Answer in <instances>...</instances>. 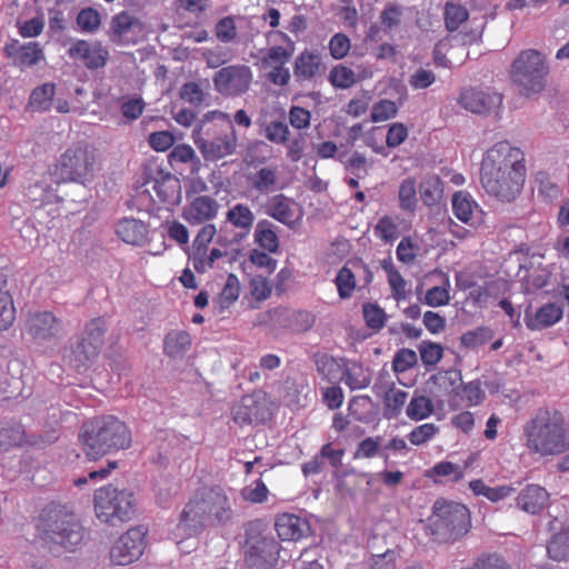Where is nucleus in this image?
Masks as SVG:
<instances>
[{"label": "nucleus", "instance_id": "e433bc0d", "mask_svg": "<svg viewBox=\"0 0 569 569\" xmlns=\"http://www.w3.org/2000/svg\"><path fill=\"white\" fill-rule=\"evenodd\" d=\"M469 488L476 496H483L491 502L501 501L510 497L516 490L512 486L508 485L492 488L487 486L481 479L470 481Z\"/></svg>", "mask_w": 569, "mask_h": 569}, {"label": "nucleus", "instance_id": "09e8293b", "mask_svg": "<svg viewBox=\"0 0 569 569\" xmlns=\"http://www.w3.org/2000/svg\"><path fill=\"white\" fill-rule=\"evenodd\" d=\"M254 189L260 192H269L273 189L278 180V171L272 167L260 168L257 172L249 177Z\"/></svg>", "mask_w": 569, "mask_h": 569}, {"label": "nucleus", "instance_id": "72a5a7b5", "mask_svg": "<svg viewBox=\"0 0 569 569\" xmlns=\"http://www.w3.org/2000/svg\"><path fill=\"white\" fill-rule=\"evenodd\" d=\"M431 276L439 277V284L428 289L425 295V302L430 307L446 306L450 301V279L448 273L435 270Z\"/></svg>", "mask_w": 569, "mask_h": 569}, {"label": "nucleus", "instance_id": "2f4dec72", "mask_svg": "<svg viewBox=\"0 0 569 569\" xmlns=\"http://www.w3.org/2000/svg\"><path fill=\"white\" fill-rule=\"evenodd\" d=\"M56 86L51 82L34 88L29 97L27 110L31 112H47L53 106Z\"/></svg>", "mask_w": 569, "mask_h": 569}, {"label": "nucleus", "instance_id": "5fc2aeb1", "mask_svg": "<svg viewBox=\"0 0 569 569\" xmlns=\"http://www.w3.org/2000/svg\"><path fill=\"white\" fill-rule=\"evenodd\" d=\"M329 81L336 88L348 89L357 82V76L350 68L339 64L331 69Z\"/></svg>", "mask_w": 569, "mask_h": 569}, {"label": "nucleus", "instance_id": "0eeeda50", "mask_svg": "<svg viewBox=\"0 0 569 569\" xmlns=\"http://www.w3.org/2000/svg\"><path fill=\"white\" fill-rule=\"evenodd\" d=\"M469 510L461 503L438 500L429 519L431 533L440 540H449L466 533L469 529Z\"/></svg>", "mask_w": 569, "mask_h": 569}, {"label": "nucleus", "instance_id": "2eb2a0df", "mask_svg": "<svg viewBox=\"0 0 569 569\" xmlns=\"http://www.w3.org/2000/svg\"><path fill=\"white\" fill-rule=\"evenodd\" d=\"M459 104L472 113H497L502 104V96L489 88H468L461 91Z\"/></svg>", "mask_w": 569, "mask_h": 569}, {"label": "nucleus", "instance_id": "6e6552de", "mask_svg": "<svg viewBox=\"0 0 569 569\" xmlns=\"http://www.w3.org/2000/svg\"><path fill=\"white\" fill-rule=\"evenodd\" d=\"M97 169V161L93 151L88 146L77 143L69 147L59 158L54 174L61 182L89 181Z\"/></svg>", "mask_w": 569, "mask_h": 569}, {"label": "nucleus", "instance_id": "4be33fe9", "mask_svg": "<svg viewBox=\"0 0 569 569\" xmlns=\"http://www.w3.org/2000/svg\"><path fill=\"white\" fill-rule=\"evenodd\" d=\"M550 502L549 492L539 485L526 486L516 497V506L523 512L538 515L543 511Z\"/></svg>", "mask_w": 569, "mask_h": 569}, {"label": "nucleus", "instance_id": "5701e85b", "mask_svg": "<svg viewBox=\"0 0 569 569\" xmlns=\"http://www.w3.org/2000/svg\"><path fill=\"white\" fill-rule=\"evenodd\" d=\"M274 529L282 541H297L310 531L309 522L293 513H281L276 518Z\"/></svg>", "mask_w": 569, "mask_h": 569}, {"label": "nucleus", "instance_id": "c756f323", "mask_svg": "<svg viewBox=\"0 0 569 569\" xmlns=\"http://www.w3.org/2000/svg\"><path fill=\"white\" fill-rule=\"evenodd\" d=\"M98 355L99 351L96 350V347H91L79 339L64 350L63 360L76 370L82 371Z\"/></svg>", "mask_w": 569, "mask_h": 569}, {"label": "nucleus", "instance_id": "393cba45", "mask_svg": "<svg viewBox=\"0 0 569 569\" xmlns=\"http://www.w3.org/2000/svg\"><path fill=\"white\" fill-rule=\"evenodd\" d=\"M26 328L28 333L39 342L49 340L60 330L57 318L47 311L31 315L27 321Z\"/></svg>", "mask_w": 569, "mask_h": 569}, {"label": "nucleus", "instance_id": "c03bdc74", "mask_svg": "<svg viewBox=\"0 0 569 569\" xmlns=\"http://www.w3.org/2000/svg\"><path fill=\"white\" fill-rule=\"evenodd\" d=\"M240 293V282L237 276L230 273L227 278V281L220 292V295L214 300V303L222 312L227 310L232 303H234Z\"/></svg>", "mask_w": 569, "mask_h": 569}, {"label": "nucleus", "instance_id": "6ab92c4d", "mask_svg": "<svg viewBox=\"0 0 569 569\" xmlns=\"http://www.w3.org/2000/svg\"><path fill=\"white\" fill-rule=\"evenodd\" d=\"M279 551V543L272 538L258 540L247 552L248 569H271L278 560Z\"/></svg>", "mask_w": 569, "mask_h": 569}, {"label": "nucleus", "instance_id": "ea45409f", "mask_svg": "<svg viewBox=\"0 0 569 569\" xmlns=\"http://www.w3.org/2000/svg\"><path fill=\"white\" fill-rule=\"evenodd\" d=\"M433 410V402L430 398L415 393L406 408V415L409 419L419 421L430 417Z\"/></svg>", "mask_w": 569, "mask_h": 569}, {"label": "nucleus", "instance_id": "603ef678", "mask_svg": "<svg viewBox=\"0 0 569 569\" xmlns=\"http://www.w3.org/2000/svg\"><path fill=\"white\" fill-rule=\"evenodd\" d=\"M254 239L261 248L269 252H276L279 247L278 237L276 232L269 228L268 221H260L257 224Z\"/></svg>", "mask_w": 569, "mask_h": 569}, {"label": "nucleus", "instance_id": "a211bd4d", "mask_svg": "<svg viewBox=\"0 0 569 569\" xmlns=\"http://www.w3.org/2000/svg\"><path fill=\"white\" fill-rule=\"evenodd\" d=\"M269 416L267 395L262 391L243 396L241 400L232 407L233 420L240 425L261 422L267 420Z\"/></svg>", "mask_w": 569, "mask_h": 569}, {"label": "nucleus", "instance_id": "c9c22d12", "mask_svg": "<svg viewBox=\"0 0 569 569\" xmlns=\"http://www.w3.org/2000/svg\"><path fill=\"white\" fill-rule=\"evenodd\" d=\"M419 191L423 203L428 207H432L442 199L443 184L438 176L428 174L420 182Z\"/></svg>", "mask_w": 569, "mask_h": 569}, {"label": "nucleus", "instance_id": "9d476101", "mask_svg": "<svg viewBox=\"0 0 569 569\" xmlns=\"http://www.w3.org/2000/svg\"><path fill=\"white\" fill-rule=\"evenodd\" d=\"M258 325L272 329H290L303 332L315 323V316L307 310L277 307L258 316Z\"/></svg>", "mask_w": 569, "mask_h": 569}, {"label": "nucleus", "instance_id": "a878e982", "mask_svg": "<svg viewBox=\"0 0 569 569\" xmlns=\"http://www.w3.org/2000/svg\"><path fill=\"white\" fill-rule=\"evenodd\" d=\"M142 22L134 14L122 11L112 17L110 23V40L118 44L127 42L129 36L142 31Z\"/></svg>", "mask_w": 569, "mask_h": 569}, {"label": "nucleus", "instance_id": "13d9d810", "mask_svg": "<svg viewBox=\"0 0 569 569\" xmlns=\"http://www.w3.org/2000/svg\"><path fill=\"white\" fill-rule=\"evenodd\" d=\"M16 309L9 292L0 287V330L8 329L14 321Z\"/></svg>", "mask_w": 569, "mask_h": 569}, {"label": "nucleus", "instance_id": "8fccbe9b", "mask_svg": "<svg viewBox=\"0 0 569 569\" xmlns=\"http://www.w3.org/2000/svg\"><path fill=\"white\" fill-rule=\"evenodd\" d=\"M551 559L562 561L569 559V528L553 536L547 547Z\"/></svg>", "mask_w": 569, "mask_h": 569}, {"label": "nucleus", "instance_id": "864d4df0", "mask_svg": "<svg viewBox=\"0 0 569 569\" xmlns=\"http://www.w3.org/2000/svg\"><path fill=\"white\" fill-rule=\"evenodd\" d=\"M338 295L341 299L350 298L356 288L355 272L348 267H342L335 279Z\"/></svg>", "mask_w": 569, "mask_h": 569}, {"label": "nucleus", "instance_id": "412c9836", "mask_svg": "<svg viewBox=\"0 0 569 569\" xmlns=\"http://www.w3.org/2000/svg\"><path fill=\"white\" fill-rule=\"evenodd\" d=\"M218 209L217 200L209 196H199L183 208L182 218L190 224H201L214 219Z\"/></svg>", "mask_w": 569, "mask_h": 569}, {"label": "nucleus", "instance_id": "7ed1b4c3", "mask_svg": "<svg viewBox=\"0 0 569 569\" xmlns=\"http://www.w3.org/2000/svg\"><path fill=\"white\" fill-rule=\"evenodd\" d=\"M80 440L87 457L96 460L111 450L128 448L131 435L117 417L106 416L83 423Z\"/></svg>", "mask_w": 569, "mask_h": 569}, {"label": "nucleus", "instance_id": "69168bd1", "mask_svg": "<svg viewBox=\"0 0 569 569\" xmlns=\"http://www.w3.org/2000/svg\"><path fill=\"white\" fill-rule=\"evenodd\" d=\"M387 273H388V283L390 286L392 297L397 301L405 300L407 298L406 280L392 267L387 269Z\"/></svg>", "mask_w": 569, "mask_h": 569}, {"label": "nucleus", "instance_id": "774afa93", "mask_svg": "<svg viewBox=\"0 0 569 569\" xmlns=\"http://www.w3.org/2000/svg\"><path fill=\"white\" fill-rule=\"evenodd\" d=\"M421 361L426 366H432L440 361L442 358L443 349L439 343L422 342L419 347Z\"/></svg>", "mask_w": 569, "mask_h": 569}, {"label": "nucleus", "instance_id": "cd10ccee", "mask_svg": "<svg viewBox=\"0 0 569 569\" xmlns=\"http://www.w3.org/2000/svg\"><path fill=\"white\" fill-rule=\"evenodd\" d=\"M117 236L126 243L132 246H142L148 237L147 224L134 218H123L116 224Z\"/></svg>", "mask_w": 569, "mask_h": 569}, {"label": "nucleus", "instance_id": "bf43d9fd", "mask_svg": "<svg viewBox=\"0 0 569 569\" xmlns=\"http://www.w3.org/2000/svg\"><path fill=\"white\" fill-rule=\"evenodd\" d=\"M438 432L439 427L435 423H423L413 428L409 432L408 439L413 446H421L433 439Z\"/></svg>", "mask_w": 569, "mask_h": 569}, {"label": "nucleus", "instance_id": "7c9ffc66", "mask_svg": "<svg viewBox=\"0 0 569 569\" xmlns=\"http://www.w3.org/2000/svg\"><path fill=\"white\" fill-rule=\"evenodd\" d=\"M264 212L279 222L291 226L296 219V204L283 194H277L268 200Z\"/></svg>", "mask_w": 569, "mask_h": 569}, {"label": "nucleus", "instance_id": "9b49d317", "mask_svg": "<svg viewBox=\"0 0 569 569\" xmlns=\"http://www.w3.org/2000/svg\"><path fill=\"white\" fill-rule=\"evenodd\" d=\"M525 172H497L481 174V184L486 192L502 202L513 201L521 192Z\"/></svg>", "mask_w": 569, "mask_h": 569}, {"label": "nucleus", "instance_id": "4c0bfd02", "mask_svg": "<svg viewBox=\"0 0 569 569\" xmlns=\"http://www.w3.org/2000/svg\"><path fill=\"white\" fill-rule=\"evenodd\" d=\"M283 38L287 40V47L272 46L267 49L261 59L262 67H280L288 63L295 52V44L287 36Z\"/></svg>", "mask_w": 569, "mask_h": 569}, {"label": "nucleus", "instance_id": "b1692460", "mask_svg": "<svg viewBox=\"0 0 569 569\" xmlns=\"http://www.w3.org/2000/svg\"><path fill=\"white\" fill-rule=\"evenodd\" d=\"M4 53L19 67H32L44 58L43 51L38 42L21 44L18 40H13L6 44Z\"/></svg>", "mask_w": 569, "mask_h": 569}, {"label": "nucleus", "instance_id": "58836bf2", "mask_svg": "<svg viewBox=\"0 0 569 569\" xmlns=\"http://www.w3.org/2000/svg\"><path fill=\"white\" fill-rule=\"evenodd\" d=\"M463 469L450 461H440L432 468L426 471L425 476L435 482L439 479H447L448 481L457 482L463 478Z\"/></svg>", "mask_w": 569, "mask_h": 569}, {"label": "nucleus", "instance_id": "de8ad7c7", "mask_svg": "<svg viewBox=\"0 0 569 569\" xmlns=\"http://www.w3.org/2000/svg\"><path fill=\"white\" fill-rule=\"evenodd\" d=\"M408 399V392L401 389H389L385 395V417L393 419L399 416Z\"/></svg>", "mask_w": 569, "mask_h": 569}, {"label": "nucleus", "instance_id": "338daca9", "mask_svg": "<svg viewBox=\"0 0 569 569\" xmlns=\"http://www.w3.org/2000/svg\"><path fill=\"white\" fill-rule=\"evenodd\" d=\"M77 23L82 31L93 32L100 26V16L94 9H82L77 16Z\"/></svg>", "mask_w": 569, "mask_h": 569}, {"label": "nucleus", "instance_id": "20e7f679", "mask_svg": "<svg viewBox=\"0 0 569 569\" xmlns=\"http://www.w3.org/2000/svg\"><path fill=\"white\" fill-rule=\"evenodd\" d=\"M40 533L52 550L74 551L84 539L83 527L76 515L63 508H50L44 511Z\"/></svg>", "mask_w": 569, "mask_h": 569}, {"label": "nucleus", "instance_id": "f03ea898", "mask_svg": "<svg viewBox=\"0 0 569 569\" xmlns=\"http://www.w3.org/2000/svg\"><path fill=\"white\" fill-rule=\"evenodd\" d=\"M523 437L527 450L539 457L569 451V431L563 415L558 410H538L523 426Z\"/></svg>", "mask_w": 569, "mask_h": 569}, {"label": "nucleus", "instance_id": "37998d69", "mask_svg": "<svg viewBox=\"0 0 569 569\" xmlns=\"http://www.w3.org/2000/svg\"><path fill=\"white\" fill-rule=\"evenodd\" d=\"M399 208L402 211L413 212L418 204L417 182L413 178L401 181L398 190Z\"/></svg>", "mask_w": 569, "mask_h": 569}, {"label": "nucleus", "instance_id": "a18cd8bd", "mask_svg": "<svg viewBox=\"0 0 569 569\" xmlns=\"http://www.w3.org/2000/svg\"><path fill=\"white\" fill-rule=\"evenodd\" d=\"M191 345L190 335L186 331H171L164 339V351L170 357H178L186 352Z\"/></svg>", "mask_w": 569, "mask_h": 569}, {"label": "nucleus", "instance_id": "39448f33", "mask_svg": "<svg viewBox=\"0 0 569 569\" xmlns=\"http://www.w3.org/2000/svg\"><path fill=\"white\" fill-rule=\"evenodd\" d=\"M134 502L132 491L107 486L94 493V512L101 522L113 526L131 519L134 513Z\"/></svg>", "mask_w": 569, "mask_h": 569}, {"label": "nucleus", "instance_id": "dca6fc26", "mask_svg": "<svg viewBox=\"0 0 569 569\" xmlns=\"http://www.w3.org/2000/svg\"><path fill=\"white\" fill-rule=\"evenodd\" d=\"M252 81V72L249 67L229 66L222 68L214 76L216 89L226 96H238L246 92Z\"/></svg>", "mask_w": 569, "mask_h": 569}, {"label": "nucleus", "instance_id": "f704fd0d", "mask_svg": "<svg viewBox=\"0 0 569 569\" xmlns=\"http://www.w3.org/2000/svg\"><path fill=\"white\" fill-rule=\"evenodd\" d=\"M341 380L351 390H359L369 386L371 376L369 370L362 365L356 361H347L345 363L343 376Z\"/></svg>", "mask_w": 569, "mask_h": 569}, {"label": "nucleus", "instance_id": "79ce46f5", "mask_svg": "<svg viewBox=\"0 0 569 569\" xmlns=\"http://www.w3.org/2000/svg\"><path fill=\"white\" fill-rule=\"evenodd\" d=\"M453 391L456 392V396L460 398L461 402L468 407L478 406L486 398V392L481 387V382L478 380L455 387Z\"/></svg>", "mask_w": 569, "mask_h": 569}, {"label": "nucleus", "instance_id": "4468645a", "mask_svg": "<svg viewBox=\"0 0 569 569\" xmlns=\"http://www.w3.org/2000/svg\"><path fill=\"white\" fill-rule=\"evenodd\" d=\"M146 192L152 190L157 199L151 194L153 202L162 203L167 207H174L181 202L182 192L179 178L170 172L157 170L154 174L146 182Z\"/></svg>", "mask_w": 569, "mask_h": 569}, {"label": "nucleus", "instance_id": "f257e3e1", "mask_svg": "<svg viewBox=\"0 0 569 569\" xmlns=\"http://www.w3.org/2000/svg\"><path fill=\"white\" fill-rule=\"evenodd\" d=\"M236 511L226 491L221 488H207L198 491L184 506L177 537H192L200 532L206 525L227 527L234 522Z\"/></svg>", "mask_w": 569, "mask_h": 569}, {"label": "nucleus", "instance_id": "f3484780", "mask_svg": "<svg viewBox=\"0 0 569 569\" xmlns=\"http://www.w3.org/2000/svg\"><path fill=\"white\" fill-rule=\"evenodd\" d=\"M68 56L86 68L96 70L107 64L109 50L100 41L78 39L70 44Z\"/></svg>", "mask_w": 569, "mask_h": 569}, {"label": "nucleus", "instance_id": "ddd939ff", "mask_svg": "<svg viewBox=\"0 0 569 569\" xmlns=\"http://www.w3.org/2000/svg\"><path fill=\"white\" fill-rule=\"evenodd\" d=\"M146 530L134 527L124 532L112 546L110 559L118 566H127L138 560L143 553Z\"/></svg>", "mask_w": 569, "mask_h": 569}, {"label": "nucleus", "instance_id": "49530a36", "mask_svg": "<svg viewBox=\"0 0 569 569\" xmlns=\"http://www.w3.org/2000/svg\"><path fill=\"white\" fill-rule=\"evenodd\" d=\"M104 332V320L102 318H96L87 323L81 340L91 347H96L97 351H100L103 345Z\"/></svg>", "mask_w": 569, "mask_h": 569}, {"label": "nucleus", "instance_id": "423d86ee", "mask_svg": "<svg viewBox=\"0 0 569 569\" xmlns=\"http://www.w3.org/2000/svg\"><path fill=\"white\" fill-rule=\"evenodd\" d=\"M549 68L545 57L535 49L521 51L513 60L510 77L526 94L541 92L546 87Z\"/></svg>", "mask_w": 569, "mask_h": 569}, {"label": "nucleus", "instance_id": "473e14b6", "mask_svg": "<svg viewBox=\"0 0 569 569\" xmlns=\"http://www.w3.org/2000/svg\"><path fill=\"white\" fill-rule=\"evenodd\" d=\"M563 315V310L557 303H547L537 310L532 318L527 320V327L531 330H541L557 323Z\"/></svg>", "mask_w": 569, "mask_h": 569}, {"label": "nucleus", "instance_id": "0e129e2a", "mask_svg": "<svg viewBox=\"0 0 569 569\" xmlns=\"http://www.w3.org/2000/svg\"><path fill=\"white\" fill-rule=\"evenodd\" d=\"M266 138L277 144H283L288 141L289 128L281 121H272L264 127Z\"/></svg>", "mask_w": 569, "mask_h": 569}, {"label": "nucleus", "instance_id": "e2e57ef3", "mask_svg": "<svg viewBox=\"0 0 569 569\" xmlns=\"http://www.w3.org/2000/svg\"><path fill=\"white\" fill-rule=\"evenodd\" d=\"M398 108L391 100L383 99L377 102L371 110V120L373 122L387 121L397 114Z\"/></svg>", "mask_w": 569, "mask_h": 569}, {"label": "nucleus", "instance_id": "c85d7f7f", "mask_svg": "<svg viewBox=\"0 0 569 569\" xmlns=\"http://www.w3.org/2000/svg\"><path fill=\"white\" fill-rule=\"evenodd\" d=\"M325 71L322 58L313 50L302 51L295 61V76L302 80H311Z\"/></svg>", "mask_w": 569, "mask_h": 569}, {"label": "nucleus", "instance_id": "680f3d73", "mask_svg": "<svg viewBox=\"0 0 569 569\" xmlns=\"http://www.w3.org/2000/svg\"><path fill=\"white\" fill-rule=\"evenodd\" d=\"M460 569H508L506 561L497 555L478 557L475 561Z\"/></svg>", "mask_w": 569, "mask_h": 569}, {"label": "nucleus", "instance_id": "f8f14e48", "mask_svg": "<svg viewBox=\"0 0 569 569\" xmlns=\"http://www.w3.org/2000/svg\"><path fill=\"white\" fill-rule=\"evenodd\" d=\"M193 141L199 149L201 156L207 161H218L236 152L238 147V136L231 126L226 132L204 139L199 131H193Z\"/></svg>", "mask_w": 569, "mask_h": 569}, {"label": "nucleus", "instance_id": "3c124183", "mask_svg": "<svg viewBox=\"0 0 569 569\" xmlns=\"http://www.w3.org/2000/svg\"><path fill=\"white\" fill-rule=\"evenodd\" d=\"M240 497L250 503H263L268 500L269 489L261 479H257L241 489Z\"/></svg>", "mask_w": 569, "mask_h": 569}, {"label": "nucleus", "instance_id": "aec40b11", "mask_svg": "<svg viewBox=\"0 0 569 569\" xmlns=\"http://www.w3.org/2000/svg\"><path fill=\"white\" fill-rule=\"evenodd\" d=\"M452 212L458 220L471 228L483 223V211L472 196L466 191H457L451 199Z\"/></svg>", "mask_w": 569, "mask_h": 569}, {"label": "nucleus", "instance_id": "bb28decb", "mask_svg": "<svg viewBox=\"0 0 569 569\" xmlns=\"http://www.w3.org/2000/svg\"><path fill=\"white\" fill-rule=\"evenodd\" d=\"M226 222L236 229L231 241L240 242L251 232L254 214L248 206L237 203L227 211Z\"/></svg>", "mask_w": 569, "mask_h": 569}, {"label": "nucleus", "instance_id": "4d7b16f0", "mask_svg": "<svg viewBox=\"0 0 569 569\" xmlns=\"http://www.w3.org/2000/svg\"><path fill=\"white\" fill-rule=\"evenodd\" d=\"M375 234L385 242H391L397 239L399 229L396 218L391 216L381 217L375 227Z\"/></svg>", "mask_w": 569, "mask_h": 569}, {"label": "nucleus", "instance_id": "a19ab883", "mask_svg": "<svg viewBox=\"0 0 569 569\" xmlns=\"http://www.w3.org/2000/svg\"><path fill=\"white\" fill-rule=\"evenodd\" d=\"M24 441V430L19 423H0V450L8 451L21 446Z\"/></svg>", "mask_w": 569, "mask_h": 569}, {"label": "nucleus", "instance_id": "052dcab7", "mask_svg": "<svg viewBox=\"0 0 569 569\" xmlns=\"http://www.w3.org/2000/svg\"><path fill=\"white\" fill-rule=\"evenodd\" d=\"M366 323L371 329H381L386 322L385 311L375 303H365L362 308Z\"/></svg>", "mask_w": 569, "mask_h": 569}, {"label": "nucleus", "instance_id": "6e6d98bb", "mask_svg": "<svg viewBox=\"0 0 569 569\" xmlns=\"http://www.w3.org/2000/svg\"><path fill=\"white\" fill-rule=\"evenodd\" d=\"M468 17V10L465 7L451 2L446 4L445 21L449 31H456Z\"/></svg>", "mask_w": 569, "mask_h": 569}, {"label": "nucleus", "instance_id": "1a4fd4ad", "mask_svg": "<svg viewBox=\"0 0 569 569\" xmlns=\"http://www.w3.org/2000/svg\"><path fill=\"white\" fill-rule=\"evenodd\" d=\"M525 172L523 152L508 141H499L487 150L481 162V174Z\"/></svg>", "mask_w": 569, "mask_h": 569}]
</instances>
